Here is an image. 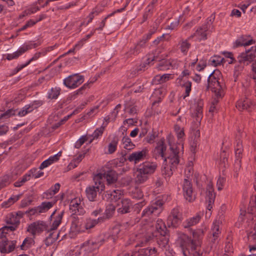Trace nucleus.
<instances>
[{
  "mask_svg": "<svg viewBox=\"0 0 256 256\" xmlns=\"http://www.w3.org/2000/svg\"><path fill=\"white\" fill-rule=\"evenodd\" d=\"M15 114V110L10 109L0 115V120L6 119Z\"/></svg>",
  "mask_w": 256,
  "mask_h": 256,
  "instance_id": "51",
  "label": "nucleus"
},
{
  "mask_svg": "<svg viewBox=\"0 0 256 256\" xmlns=\"http://www.w3.org/2000/svg\"><path fill=\"white\" fill-rule=\"evenodd\" d=\"M18 227L13 225L6 226L0 228V238L6 237V234L8 231L14 232L16 230Z\"/></svg>",
  "mask_w": 256,
  "mask_h": 256,
  "instance_id": "35",
  "label": "nucleus"
},
{
  "mask_svg": "<svg viewBox=\"0 0 256 256\" xmlns=\"http://www.w3.org/2000/svg\"><path fill=\"white\" fill-rule=\"evenodd\" d=\"M208 30L207 24L202 25L198 28L196 32L192 34L193 37H198L200 40H205L207 38L206 32Z\"/></svg>",
  "mask_w": 256,
  "mask_h": 256,
  "instance_id": "22",
  "label": "nucleus"
},
{
  "mask_svg": "<svg viewBox=\"0 0 256 256\" xmlns=\"http://www.w3.org/2000/svg\"><path fill=\"white\" fill-rule=\"evenodd\" d=\"M56 202V200L42 202L40 206H38V213L44 212L48 210L54 206Z\"/></svg>",
  "mask_w": 256,
  "mask_h": 256,
  "instance_id": "33",
  "label": "nucleus"
},
{
  "mask_svg": "<svg viewBox=\"0 0 256 256\" xmlns=\"http://www.w3.org/2000/svg\"><path fill=\"white\" fill-rule=\"evenodd\" d=\"M223 61H224V58L220 56H214L210 60L209 62L212 66H216L222 63Z\"/></svg>",
  "mask_w": 256,
  "mask_h": 256,
  "instance_id": "45",
  "label": "nucleus"
},
{
  "mask_svg": "<svg viewBox=\"0 0 256 256\" xmlns=\"http://www.w3.org/2000/svg\"><path fill=\"white\" fill-rule=\"evenodd\" d=\"M252 48L253 47L240 54L238 57V60L239 63L248 65L250 62L254 60L256 56L252 50Z\"/></svg>",
  "mask_w": 256,
  "mask_h": 256,
  "instance_id": "13",
  "label": "nucleus"
},
{
  "mask_svg": "<svg viewBox=\"0 0 256 256\" xmlns=\"http://www.w3.org/2000/svg\"><path fill=\"white\" fill-rule=\"evenodd\" d=\"M108 196V198L111 201L116 202L120 200L122 196L121 192L120 190H114L112 192H106V196Z\"/></svg>",
  "mask_w": 256,
  "mask_h": 256,
  "instance_id": "32",
  "label": "nucleus"
},
{
  "mask_svg": "<svg viewBox=\"0 0 256 256\" xmlns=\"http://www.w3.org/2000/svg\"><path fill=\"white\" fill-rule=\"evenodd\" d=\"M146 42V40H144V38L140 40L134 46L136 52H134V53H136V55H138L141 52L142 50L145 48Z\"/></svg>",
  "mask_w": 256,
  "mask_h": 256,
  "instance_id": "46",
  "label": "nucleus"
},
{
  "mask_svg": "<svg viewBox=\"0 0 256 256\" xmlns=\"http://www.w3.org/2000/svg\"><path fill=\"white\" fill-rule=\"evenodd\" d=\"M48 226L44 222H35L28 226L27 230L30 232L33 236H34L36 233H40L44 230H46Z\"/></svg>",
  "mask_w": 256,
  "mask_h": 256,
  "instance_id": "14",
  "label": "nucleus"
},
{
  "mask_svg": "<svg viewBox=\"0 0 256 256\" xmlns=\"http://www.w3.org/2000/svg\"><path fill=\"white\" fill-rule=\"evenodd\" d=\"M4 222L8 225H13L18 227L20 221L18 218L15 216L14 213H10L7 214L4 218Z\"/></svg>",
  "mask_w": 256,
  "mask_h": 256,
  "instance_id": "24",
  "label": "nucleus"
},
{
  "mask_svg": "<svg viewBox=\"0 0 256 256\" xmlns=\"http://www.w3.org/2000/svg\"><path fill=\"white\" fill-rule=\"evenodd\" d=\"M138 252L142 256H150L156 254V249L155 248H147L140 249Z\"/></svg>",
  "mask_w": 256,
  "mask_h": 256,
  "instance_id": "36",
  "label": "nucleus"
},
{
  "mask_svg": "<svg viewBox=\"0 0 256 256\" xmlns=\"http://www.w3.org/2000/svg\"><path fill=\"white\" fill-rule=\"evenodd\" d=\"M228 164V155L225 152H222L220 156V164L224 168H226Z\"/></svg>",
  "mask_w": 256,
  "mask_h": 256,
  "instance_id": "49",
  "label": "nucleus"
},
{
  "mask_svg": "<svg viewBox=\"0 0 256 256\" xmlns=\"http://www.w3.org/2000/svg\"><path fill=\"white\" fill-rule=\"evenodd\" d=\"M20 198V196H14L10 197L7 201H5L2 204V207L7 208L14 204L18 200L19 198Z\"/></svg>",
  "mask_w": 256,
  "mask_h": 256,
  "instance_id": "43",
  "label": "nucleus"
},
{
  "mask_svg": "<svg viewBox=\"0 0 256 256\" xmlns=\"http://www.w3.org/2000/svg\"><path fill=\"white\" fill-rule=\"evenodd\" d=\"M78 215L71 214L72 220V228L76 229L78 226L79 219Z\"/></svg>",
  "mask_w": 256,
  "mask_h": 256,
  "instance_id": "60",
  "label": "nucleus"
},
{
  "mask_svg": "<svg viewBox=\"0 0 256 256\" xmlns=\"http://www.w3.org/2000/svg\"><path fill=\"white\" fill-rule=\"evenodd\" d=\"M172 77L170 74H164L162 76L157 75L154 77V80H158L160 83H163L168 80Z\"/></svg>",
  "mask_w": 256,
  "mask_h": 256,
  "instance_id": "47",
  "label": "nucleus"
},
{
  "mask_svg": "<svg viewBox=\"0 0 256 256\" xmlns=\"http://www.w3.org/2000/svg\"><path fill=\"white\" fill-rule=\"evenodd\" d=\"M104 10L102 6H98L92 9V12L88 16L89 20H88V23L90 22L94 19L95 16L98 15L100 12H102Z\"/></svg>",
  "mask_w": 256,
  "mask_h": 256,
  "instance_id": "37",
  "label": "nucleus"
},
{
  "mask_svg": "<svg viewBox=\"0 0 256 256\" xmlns=\"http://www.w3.org/2000/svg\"><path fill=\"white\" fill-rule=\"evenodd\" d=\"M182 190L184 198L188 202H192L196 199V196L193 193L192 182L187 178H184L183 183Z\"/></svg>",
  "mask_w": 256,
  "mask_h": 256,
  "instance_id": "9",
  "label": "nucleus"
},
{
  "mask_svg": "<svg viewBox=\"0 0 256 256\" xmlns=\"http://www.w3.org/2000/svg\"><path fill=\"white\" fill-rule=\"evenodd\" d=\"M226 178L223 177H220L217 181L216 185L218 186V190H221L224 186V184L226 182Z\"/></svg>",
  "mask_w": 256,
  "mask_h": 256,
  "instance_id": "62",
  "label": "nucleus"
},
{
  "mask_svg": "<svg viewBox=\"0 0 256 256\" xmlns=\"http://www.w3.org/2000/svg\"><path fill=\"white\" fill-rule=\"evenodd\" d=\"M168 240L169 236L168 235L166 234L164 235L160 236L159 238H158L157 242L159 245V246L162 248H165L166 250L168 246Z\"/></svg>",
  "mask_w": 256,
  "mask_h": 256,
  "instance_id": "34",
  "label": "nucleus"
},
{
  "mask_svg": "<svg viewBox=\"0 0 256 256\" xmlns=\"http://www.w3.org/2000/svg\"><path fill=\"white\" fill-rule=\"evenodd\" d=\"M100 176L94 175L93 177L94 184L90 186L86 189V197L91 202L96 200L98 192L100 194L105 190L104 184L100 182Z\"/></svg>",
  "mask_w": 256,
  "mask_h": 256,
  "instance_id": "3",
  "label": "nucleus"
},
{
  "mask_svg": "<svg viewBox=\"0 0 256 256\" xmlns=\"http://www.w3.org/2000/svg\"><path fill=\"white\" fill-rule=\"evenodd\" d=\"M56 214V210L54 211L52 215L50 216V218H52L53 216L54 218V221L53 222L51 228H50V231H53L56 230L58 226H60V224L62 222V219L64 214V211L62 210L60 212V213H58V214L54 217V215Z\"/></svg>",
  "mask_w": 256,
  "mask_h": 256,
  "instance_id": "19",
  "label": "nucleus"
},
{
  "mask_svg": "<svg viewBox=\"0 0 256 256\" xmlns=\"http://www.w3.org/2000/svg\"><path fill=\"white\" fill-rule=\"evenodd\" d=\"M114 211H115V207L114 206L111 204V205H109L106 208V212H105L106 218H109L111 216H112Z\"/></svg>",
  "mask_w": 256,
  "mask_h": 256,
  "instance_id": "56",
  "label": "nucleus"
},
{
  "mask_svg": "<svg viewBox=\"0 0 256 256\" xmlns=\"http://www.w3.org/2000/svg\"><path fill=\"white\" fill-rule=\"evenodd\" d=\"M118 138L114 137L111 142L108 146V154H112L115 152L116 150L117 144L118 143Z\"/></svg>",
  "mask_w": 256,
  "mask_h": 256,
  "instance_id": "41",
  "label": "nucleus"
},
{
  "mask_svg": "<svg viewBox=\"0 0 256 256\" xmlns=\"http://www.w3.org/2000/svg\"><path fill=\"white\" fill-rule=\"evenodd\" d=\"M200 219V216L196 214V216L187 219L183 223V226L184 228H188L198 224Z\"/></svg>",
  "mask_w": 256,
  "mask_h": 256,
  "instance_id": "30",
  "label": "nucleus"
},
{
  "mask_svg": "<svg viewBox=\"0 0 256 256\" xmlns=\"http://www.w3.org/2000/svg\"><path fill=\"white\" fill-rule=\"evenodd\" d=\"M16 242L12 240L8 241L6 237L0 238V250L2 252H10L14 250Z\"/></svg>",
  "mask_w": 256,
  "mask_h": 256,
  "instance_id": "12",
  "label": "nucleus"
},
{
  "mask_svg": "<svg viewBox=\"0 0 256 256\" xmlns=\"http://www.w3.org/2000/svg\"><path fill=\"white\" fill-rule=\"evenodd\" d=\"M136 174L135 182L136 184H143L148 178L149 176L146 174L139 166L136 170Z\"/></svg>",
  "mask_w": 256,
  "mask_h": 256,
  "instance_id": "21",
  "label": "nucleus"
},
{
  "mask_svg": "<svg viewBox=\"0 0 256 256\" xmlns=\"http://www.w3.org/2000/svg\"><path fill=\"white\" fill-rule=\"evenodd\" d=\"M62 156V152H58L57 154L52 156L50 157L48 160L44 161L40 166V169L42 170L55 162L58 161Z\"/></svg>",
  "mask_w": 256,
  "mask_h": 256,
  "instance_id": "26",
  "label": "nucleus"
},
{
  "mask_svg": "<svg viewBox=\"0 0 256 256\" xmlns=\"http://www.w3.org/2000/svg\"><path fill=\"white\" fill-rule=\"evenodd\" d=\"M128 109V112L130 115H134L136 114L137 110L136 106H133L129 103L126 104L125 105V110Z\"/></svg>",
  "mask_w": 256,
  "mask_h": 256,
  "instance_id": "57",
  "label": "nucleus"
},
{
  "mask_svg": "<svg viewBox=\"0 0 256 256\" xmlns=\"http://www.w3.org/2000/svg\"><path fill=\"white\" fill-rule=\"evenodd\" d=\"M105 219L104 216L100 217L98 219L87 218L85 224V228L86 230L92 228L96 224L103 222Z\"/></svg>",
  "mask_w": 256,
  "mask_h": 256,
  "instance_id": "25",
  "label": "nucleus"
},
{
  "mask_svg": "<svg viewBox=\"0 0 256 256\" xmlns=\"http://www.w3.org/2000/svg\"><path fill=\"white\" fill-rule=\"evenodd\" d=\"M148 176L153 174L156 170L158 165L156 162H145L138 166Z\"/></svg>",
  "mask_w": 256,
  "mask_h": 256,
  "instance_id": "18",
  "label": "nucleus"
},
{
  "mask_svg": "<svg viewBox=\"0 0 256 256\" xmlns=\"http://www.w3.org/2000/svg\"><path fill=\"white\" fill-rule=\"evenodd\" d=\"M166 146L164 144V140L161 139L157 143V146L154 150L153 156L156 158L158 157L164 158V161L168 166H169V167H168L167 168L170 169V170H166V168L165 167L164 174L170 177L172 175L173 171L175 170L180 162L178 156L179 150L177 148V146L176 145L170 146V154L167 156L166 154Z\"/></svg>",
  "mask_w": 256,
  "mask_h": 256,
  "instance_id": "1",
  "label": "nucleus"
},
{
  "mask_svg": "<svg viewBox=\"0 0 256 256\" xmlns=\"http://www.w3.org/2000/svg\"><path fill=\"white\" fill-rule=\"evenodd\" d=\"M113 16V14H108L99 24V26L96 28L94 31L96 30H102L103 28L106 26V20L110 17Z\"/></svg>",
  "mask_w": 256,
  "mask_h": 256,
  "instance_id": "61",
  "label": "nucleus"
},
{
  "mask_svg": "<svg viewBox=\"0 0 256 256\" xmlns=\"http://www.w3.org/2000/svg\"><path fill=\"white\" fill-rule=\"evenodd\" d=\"M252 105L251 102L250 100L246 98L244 100H238L236 104V107L239 110L242 111L246 110L250 108Z\"/></svg>",
  "mask_w": 256,
  "mask_h": 256,
  "instance_id": "27",
  "label": "nucleus"
},
{
  "mask_svg": "<svg viewBox=\"0 0 256 256\" xmlns=\"http://www.w3.org/2000/svg\"><path fill=\"white\" fill-rule=\"evenodd\" d=\"M69 209L72 214L83 216L86 213L84 202L80 198L72 199L69 206Z\"/></svg>",
  "mask_w": 256,
  "mask_h": 256,
  "instance_id": "6",
  "label": "nucleus"
},
{
  "mask_svg": "<svg viewBox=\"0 0 256 256\" xmlns=\"http://www.w3.org/2000/svg\"><path fill=\"white\" fill-rule=\"evenodd\" d=\"M255 43V41L253 40L250 36L245 35L242 36L238 38L233 44V47L236 48L242 46H247L252 44Z\"/></svg>",
  "mask_w": 256,
  "mask_h": 256,
  "instance_id": "15",
  "label": "nucleus"
},
{
  "mask_svg": "<svg viewBox=\"0 0 256 256\" xmlns=\"http://www.w3.org/2000/svg\"><path fill=\"white\" fill-rule=\"evenodd\" d=\"M243 152V148L242 143L240 141L237 142L235 154L236 160L234 164V170H240L241 168V160L242 154Z\"/></svg>",
  "mask_w": 256,
  "mask_h": 256,
  "instance_id": "17",
  "label": "nucleus"
},
{
  "mask_svg": "<svg viewBox=\"0 0 256 256\" xmlns=\"http://www.w3.org/2000/svg\"><path fill=\"white\" fill-rule=\"evenodd\" d=\"M182 214L178 208H174L168 217V223L174 228H176L182 221Z\"/></svg>",
  "mask_w": 256,
  "mask_h": 256,
  "instance_id": "10",
  "label": "nucleus"
},
{
  "mask_svg": "<svg viewBox=\"0 0 256 256\" xmlns=\"http://www.w3.org/2000/svg\"><path fill=\"white\" fill-rule=\"evenodd\" d=\"M216 194L214 192V189L212 185L210 183L206 186V201H210V202H214Z\"/></svg>",
  "mask_w": 256,
  "mask_h": 256,
  "instance_id": "29",
  "label": "nucleus"
},
{
  "mask_svg": "<svg viewBox=\"0 0 256 256\" xmlns=\"http://www.w3.org/2000/svg\"><path fill=\"white\" fill-rule=\"evenodd\" d=\"M193 38V36H190L187 39H181L178 42V46L181 52L184 54L186 55L188 51L191 46V44L189 40Z\"/></svg>",
  "mask_w": 256,
  "mask_h": 256,
  "instance_id": "20",
  "label": "nucleus"
},
{
  "mask_svg": "<svg viewBox=\"0 0 256 256\" xmlns=\"http://www.w3.org/2000/svg\"><path fill=\"white\" fill-rule=\"evenodd\" d=\"M203 106V101L202 100H198L197 102V106L194 113V117L196 122H200L202 118Z\"/></svg>",
  "mask_w": 256,
  "mask_h": 256,
  "instance_id": "23",
  "label": "nucleus"
},
{
  "mask_svg": "<svg viewBox=\"0 0 256 256\" xmlns=\"http://www.w3.org/2000/svg\"><path fill=\"white\" fill-rule=\"evenodd\" d=\"M50 228L49 230H48V232H49L48 236L46 238V242L48 243L52 244L58 238L59 233H56L55 234V232L53 231H50Z\"/></svg>",
  "mask_w": 256,
  "mask_h": 256,
  "instance_id": "44",
  "label": "nucleus"
},
{
  "mask_svg": "<svg viewBox=\"0 0 256 256\" xmlns=\"http://www.w3.org/2000/svg\"><path fill=\"white\" fill-rule=\"evenodd\" d=\"M220 224L219 220H215L213 222L208 239V246L210 247V250H214L218 243L220 234Z\"/></svg>",
  "mask_w": 256,
  "mask_h": 256,
  "instance_id": "5",
  "label": "nucleus"
},
{
  "mask_svg": "<svg viewBox=\"0 0 256 256\" xmlns=\"http://www.w3.org/2000/svg\"><path fill=\"white\" fill-rule=\"evenodd\" d=\"M32 106H29V105L25 106L20 110L18 112V115L20 116H24L28 113L32 111Z\"/></svg>",
  "mask_w": 256,
  "mask_h": 256,
  "instance_id": "48",
  "label": "nucleus"
},
{
  "mask_svg": "<svg viewBox=\"0 0 256 256\" xmlns=\"http://www.w3.org/2000/svg\"><path fill=\"white\" fill-rule=\"evenodd\" d=\"M39 44L35 42H31L29 44H24L22 47L20 48L16 52H14V53L12 54H8L6 56V59L10 60L12 59L16 58L27 50L32 48H35L39 46Z\"/></svg>",
  "mask_w": 256,
  "mask_h": 256,
  "instance_id": "11",
  "label": "nucleus"
},
{
  "mask_svg": "<svg viewBox=\"0 0 256 256\" xmlns=\"http://www.w3.org/2000/svg\"><path fill=\"white\" fill-rule=\"evenodd\" d=\"M40 55H41L40 52H38V53L35 54L34 56L32 58H30L26 64L22 65V66H20V68H17L15 70V73H16L18 72H19L20 70H22L24 66L28 65L31 62L38 59L40 56Z\"/></svg>",
  "mask_w": 256,
  "mask_h": 256,
  "instance_id": "50",
  "label": "nucleus"
},
{
  "mask_svg": "<svg viewBox=\"0 0 256 256\" xmlns=\"http://www.w3.org/2000/svg\"><path fill=\"white\" fill-rule=\"evenodd\" d=\"M127 160L126 158H124V156H122L120 160L116 159L114 160L112 162V164L115 166H122L124 162Z\"/></svg>",
  "mask_w": 256,
  "mask_h": 256,
  "instance_id": "58",
  "label": "nucleus"
},
{
  "mask_svg": "<svg viewBox=\"0 0 256 256\" xmlns=\"http://www.w3.org/2000/svg\"><path fill=\"white\" fill-rule=\"evenodd\" d=\"M147 152L148 150L146 149H144L141 151L136 152L130 154L126 159L130 162H134L136 164L145 159Z\"/></svg>",
  "mask_w": 256,
  "mask_h": 256,
  "instance_id": "16",
  "label": "nucleus"
},
{
  "mask_svg": "<svg viewBox=\"0 0 256 256\" xmlns=\"http://www.w3.org/2000/svg\"><path fill=\"white\" fill-rule=\"evenodd\" d=\"M104 126H101L100 128H96L92 135L88 136L89 137V143H91L95 138H98L100 136H102L104 132Z\"/></svg>",
  "mask_w": 256,
  "mask_h": 256,
  "instance_id": "39",
  "label": "nucleus"
},
{
  "mask_svg": "<svg viewBox=\"0 0 256 256\" xmlns=\"http://www.w3.org/2000/svg\"><path fill=\"white\" fill-rule=\"evenodd\" d=\"M96 175L100 176V180L102 184H104V180H106L108 186L116 183L118 180V174L116 172L112 170H106L105 168H103L100 172Z\"/></svg>",
  "mask_w": 256,
  "mask_h": 256,
  "instance_id": "7",
  "label": "nucleus"
},
{
  "mask_svg": "<svg viewBox=\"0 0 256 256\" xmlns=\"http://www.w3.org/2000/svg\"><path fill=\"white\" fill-rule=\"evenodd\" d=\"M89 140V137L87 136H83L76 142L74 147L79 148L84 144V142Z\"/></svg>",
  "mask_w": 256,
  "mask_h": 256,
  "instance_id": "55",
  "label": "nucleus"
},
{
  "mask_svg": "<svg viewBox=\"0 0 256 256\" xmlns=\"http://www.w3.org/2000/svg\"><path fill=\"white\" fill-rule=\"evenodd\" d=\"M156 30L157 28L155 27H153L152 28H150L148 32L144 36L143 38L144 40H146V41H147L151 38L152 36L156 32Z\"/></svg>",
  "mask_w": 256,
  "mask_h": 256,
  "instance_id": "63",
  "label": "nucleus"
},
{
  "mask_svg": "<svg viewBox=\"0 0 256 256\" xmlns=\"http://www.w3.org/2000/svg\"><path fill=\"white\" fill-rule=\"evenodd\" d=\"M122 142L124 145V148L126 150H130L135 147V145L128 136H124L122 139Z\"/></svg>",
  "mask_w": 256,
  "mask_h": 256,
  "instance_id": "40",
  "label": "nucleus"
},
{
  "mask_svg": "<svg viewBox=\"0 0 256 256\" xmlns=\"http://www.w3.org/2000/svg\"><path fill=\"white\" fill-rule=\"evenodd\" d=\"M158 210V208L155 206H150L146 208L142 212V217H148Z\"/></svg>",
  "mask_w": 256,
  "mask_h": 256,
  "instance_id": "38",
  "label": "nucleus"
},
{
  "mask_svg": "<svg viewBox=\"0 0 256 256\" xmlns=\"http://www.w3.org/2000/svg\"><path fill=\"white\" fill-rule=\"evenodd\" d=\"M84 246H88V250H93L98 248V242L96 240L95 241L88 240L86 242L84 243Z\"/></svg>",
  "mask_w": 256,
  "mask_h": 256,
  "instance_id": "53",
  "label": "nucleus"
},
{
  "mask_svg": "<svg viewBox=\"0 0 256 256\" xmlns=\"http://www.w3.org/2000/svg\"><path fill=\"white\" fill-rule=\"evenodd\" d=\"M60 93V88H52L50 92L48 94V98L50 99H56L58 98Z\"/></svg>",
  "mask_w": 256,
  "mask_h": 256,
  "instance_id": "52",
  "label": "nucleus"
},
{
  "mask_svg": "<svg viewBox=\"0 0 256 256\" xmlns=\"http://www.w3.org/2000/svg\"><path fill=\"white\" fill-rule=\"evenodd\" d=\"M202 232L198 230L193 232V238L186 234L179 238V243L184 256H200V248L201 244Z\"/></svg>",
  "mask_w": 256,
  "mask_h": 256,
  "instance_id": "2",
  "label": "nucleus"
},
{
  "mask_svg": "<svg viewBox=\"0 0 256 256\" xmlns=\"http://www.w3.org/2000/svg\"><path fill=\"white\" fill-rule=\"evenodd\" d=\"M217 73L219 74L220 72L214 71L209 76L208 80V87L215 93L218 98H220L224 96V92L218 80L215 76Z\"/></svg>",
  "mask_w": 256,
  "mask_h": 256,
  "instance_id": "4",
  "label": "nucleus"
},
{
  "mask_svg": "<svg viewBox=\"0 0 256 256\" xmlns=\"http://www.w3.org/2000/svg\"><path fill=\"white\" fill-rule=\"evenodd\" d=\"M156 136V132H152V134H149L148 136H146V140L148 143L151 144L154 142V139Z\"/></svg>",
  "mask_w": 256,
  "mask_h": 256,
  "instance_id": "64",
  "label": "nucleus"
},
{
  "mask_svg": "<svg viewBox=\"0 0 256 256\" xmlns=\"http://www.w3.org/2000/svg\"><path fill=\"white\" fill-rule=\"evenodd\" d=\"M174 130L178 138H182L184 134L183 128H181L178 124L174 126Z\"/></svg>",
  "mask_w": 256,
  "mask_h": 256,
  "instance_id": "59",
  "label": "nucleus"
},
{
  "mask_svg": "<svg viewBox=\"0 0 256 256\" xmlns=\"http://www.w3.org/2000/svg\"><path fill=\"white\" fill-rule=\"evenodd\" d=\"M182 86L184 89V94L182 96L183 98L184 99L190 96L192 90V82L186 81L182 85Z\"/></svg>",
  "mask_w": 256,
  "mask_h": 256,
  "instance_id": "42",
  "label": "nucleus"
},
{
  "mask_svg": "<svg viewBox=\"0 0 256 256\" xmlns=\"http://www.w3.org/2000/svg\"><path fill=\"white\" fill-rule=\"evenodd\" d=\"M84 82V77L78 74L71 75L66 78L64 81V84L70 88H75Z\"/></svg>",
  "mask_w": 256,
  "mask_h": 256,
  "instance_id": "8",
  "label": "nucleus"
},
{
  "mask_svg": "<svg viewBox=\"0 0 256 256\" xmlns=\"http://www.w3.org/2000/svg\"><path fill=\"white\" fill-rule=\"evenodd\" d=\"M150 6H148L146 8V11L144 12V13L143 14L142 16V21L141 22V24H142L144 22H146L148 18L152 16V7L151 8Z\"/></svg>",
  "mask_w": 256,
  "mask_h": 256,
  "instance_id": "54",
  "label": "nucleus"
},
{
  "mask_svg": "<svg viewBox=\"0 0 256 256\" xmlns=\"http://www.w3.org/2000/svg\"><path fill=\"white\" fill-rule=\"evenodd\" d=\"M122 207L118 208V211L119 213L124 214L130 212L131 209L132 204L128 199H124L122 200Z\"/></svg>",
  "mask_w": 256,
  "mask_h": 256,
  "instance_id": "28",
  "label": "nucleus"
},
{
  "mask_svg": "<svg viewBox=\"0 0 256 256\" xmlns=\"http://www.w3.org/2000/svg\"><path fill=\"white\" fill-rule=\"evenodd\" d=\"M156 228L160 235H164L167 234V228L164 222L160 219L158 220L156 224Z\"/></svg>",
  "mask_w": 256,
  "mask_h": 256,
  "instance_id": "31",
  "label": "nucleus"
}]
</instances>
